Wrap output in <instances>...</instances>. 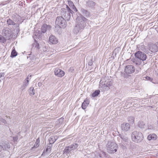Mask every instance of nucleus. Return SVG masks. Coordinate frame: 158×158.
Listing matches in <instances>:
<instances>
[{"instance_id": "obj_26", "label": "nucleus", "mask_w": 158, "mask_h": 158, "mask_svg": "<svg viewBox=\"0 0 158 158\" xmlns=\"http://www.w3.org/2000/svg\"><path fill=\"white\" fill-rule=\"evenodd\" d=\"M17 53L15 51V48L13 49L11 52L10 55V57H13L16 56L17 55Z\"/></svg>"}, {"instance_id": "obj_19", "label": "nucleus", "mask_w": 158, "mask_h": 158, "mask_svg": "<svg viewBox=\"0 0 158 158\" xmlns=\"http://www.w3.org/2000/svg\"><path fill=\"white\" fill-rule=\"evenodd\" d=\"M157 135L155 134H150L148 136V140H155L157 139Z\"/></svg>"}, {"instance_id": "obj_27", "label": "nucleus", "mask_w": 158, "mask_h": 158, "mask_svg": "<svg viewBox=\"0 0 158 158\" xmlns=\"http://www.w3.org/2000/svg\"><path fill=\"white\" fill-rule=\"evenodd\" d=\"M71 148L73 150H76L78 146V144L77 143H73L70 145Z\"/></svg>"}, {"instance_id": "obj_39", "label": "nucleus", "mask_w": 158, "mask_h": 158, "mask_svg": "<svg viewBox=\"0 0 158 158\" xmlns=\"http://www.w3.org/2000/svg\"><path fill=\"white\" fill-rule=\"evenodd\" d=\"M66 8L67 11H69L70 12H71V14H73V11L70 9L69 7L68 6L66 5Z\"/></svg>"}, {"instance_id": "obj_18", "label": "nucleus", "mask_w": 158, "mask_h": 158, "mask_svg": "<svg viewBox=\"0 0 158 158\" xmlns=\"http://www.w3.org/2000/svg\"><path fill=\"white\" fill-rule=\"evenodd\" d=\"M29 80L25 79L24 80V81L23 83V84L21 86L20 89H21L22 91L24 90L27 86L29 84Z\"/></svg>"}, {"instance_id": "obj_40", "label": "nucleus", "mask_w": 158, "mask_h": 158, "mask_svg": "<svg viewBox=\"0 0 158 158\" xmlns=\"http://www.w3.org/2000/svg\"><path fill=\"white\" fill-rule=\"evenodd\" d=\"M94 158H101V156L99 153H97L95 154Z\"/></svg>"}, {"instance_id": "obj_21", "label": "nucleus", "mask_w": 158, "mask_h": 158, "mask_svg": "<svg viewBox=\"0 0 158 158\" xmlns=\"http://www.w3.org/2000/svg\"><path fill=\"white\" fill-rule=\"evenodd\" d=\"M63 152L64 154H68L70 155L72 154L69 146L65 147L64 149L63 150Z\"/></svg>"}, {"instance_id": "obj_38", "label": "nucleus", "mask_w": 158, "mask_h": 158, "mask_svg": "<svg viewBox=\"0 0 158 158\" xmlns=\"http://www.w3.org/2000/svg\"><path fill=\"white\" fill-rule=\"evenodd\" d=\"M93 63V59L92 57L90 59V61L88 62V65L89 66H91Z\"/></svg>"}, {"instance_id": "obj_22", "label": "nucleus", "mask_w": 158, "mask_h": 158, "mask_svg": "<svg viewBox=\"0 0 158 158\" xmlns=\"http://www.w3.org/2000/svg\"><path fill=\"white\" fill-rule=\"evenodd\" d=\"M81 11L83 15L86 16H88L90 15L89 12L87 10H85L84 9L82 8L81 9Z\"/></svg>"}, {"instance_id": "obj_49", "label": "nucleus", "mask_w": 158, "mask_h": 158, "mask_svg": "<svg viewBox=\"0 0 158 158\" xmlns=\"http://www.w3.org/2000/svg\"><path fill=\"white\" fill-rule=\"evenodd\" d=\"M41 85V84L40 83H38V85H39V86H40Z\"/></svg>"}, {"instance_id": "obj_14", "label": "nucleus", "mask_w": 158, "mask_h": 158, "mask_svg": "<svg viewBox=\"0 0 158 158\" xmlns=\"http://www.w3.org/2000/svg\"><path fill=\"white\" fill-rule=\"evenodd\" d=\"M120 137L122 139L121 143V144L122 145H125L126 144H127L129 143L128 138L126 136L124 135H121L120 136Z\"/></svg>"}, {"instance_id": "obj_2", "label": "nucleus", "mask_w": 158, "mask_h": 158, "mask_svg": "<svg viewBox=\"0 0 158 158\" xmlns=\"http://www.w3.org/2000/svg\"><path fill=\"white\" fill-rule=\"evenodd\" d=\"M131 138L133 141L138 143L140 142L143 140V136L141 132L135 131L132 133Z\"/></svg>"}, {"instance_id": "obj_1", "label": "nucleus", "mask_w": 158, "mask_h": 158, "mask_svg": "<svg viewBox=\"0 0 158 158\" xmlns=\"http://www.w3.org/2000/svg\"><path fill=\"white\" fill-rule=\"evenodd\" d=\"M76 23L73 29L74 34H77L81 32L86 26L87 19L82 16H78L76 19Z\"/></svg>"}, {"instance_id": "obj_24", "label": "nucleus", "mask_w": 158, "mask_h": 158, "mask_svg": "<svg viewBox=\"0 0 158 158\" xmlns=\"http://www.w3.org/2000/svg\"><path fill=\"white\" fill-rule=\"evenodd\" d=\"M56 139L55 137L54 136H52L50 137L49 139V141L50 144H52L54 143V142L56 141Z\"/></svg>"}, {"instance_id": "obj_29", "label": "nucleus", "mask_w": 158, "mask_h": 158, "mask_svg": "<svg viewBox=\"0 0 158 158\" xmlns=\"http://www.w3.org/2000/svg\"><path fill=\"white\" fill-rule=\"evenodd\" d=\"M100 91L99 90H96L94 91L92 94V96L93 97H95L98 96L100 93Z\"/></svg>"}, {"instance_id": "obj_17", "label": "nucleus", "mask_w": 158, "mask_h": 158, "mask_svg": "<svg viewBox=\"0 0 158 158\" xmlns=\"http://www.w3.org/2000/svg\"><path fill=\"white\" fill-rule=\"evenodd\" d=\"M121 127L123 130L127 131L130 129V125L128 123H124L121 125Z\"/></svg>"}, {"instance_id": "obj_11", "label": "nucleus", "mask_w": 158, "mask_h": 158, "mask_svg": "<svg viewBox=\"0 0 158 158\" xmlns=\"http://www.w3.org/2000/svg\"><path fill=\"white\" fill-rule=\"evenodd\" d=\"M63 12L62 13V15L65 18V19L67 20H69L71 17L70 13L71 12L69 11H67L65 9H62Z\"/></svg>"}, {"instance_id": "obj_37", "label": "nucleus", "mask_w": 158, "mask_h": 158, "mask_svg": "<svg viewBox=\"0 0 158 158\" xmlns=\"http://www.w3.org/2000/svg\"><path fill=\"white\" fill-rule=\"evenodd\" d=\"M68 3L69 4V6L71 7L74 5L73 2L71 1H68Z\"/></svg>"}, {"instance_id": "obj_28", "label": "nucleus", "mask_w": 158, "mask_h": 158, "mask_svg": "<svg viewBox=\"0 0 158 158\" xmlns=\"http://www.w3.org/2000/svg\"><path fill=\"white\" fill-rule=\"evenodd\" d=\"M87 5L90 7L94 6L95 5V3L93 1H89L87 3Z\"/></svg>"}, {"instance_id": "obj_25", "label": "nucleus", "mask_w": 158, "mask_h": 158, "mask_svg": "<svg viewBox=\"0 0 158 158\" xmlns=\"http://www.w3.org/2000/svg\"><path fill=\"white\" fill-rule=\"evenodd\" d=\"M137 47L139 48V49L143 51L145 50V46L143 43L140 44L139 45L137 46Z\"/></svg>"}, {"instance_id": "obj_12", "label": "nucleus", "mask_w": 158, "mask_h": 158, "mask_svg": "<svg viewBox=\"0 0 158 158\" xmlns=\"http://www.w3.org/2000/svg\"><path fill=\"white\" fill-rule=\"evenodd\" d=\"M55 75L59 77H62L65 74L64 71L58 68H56L54 70Z\"/></svg>"}, {"instance_id": "obj_3", "label": "nucleus", "mask_w": 158, "mask_h": 158, "mask_svg": "<svg viewBox=\"0 0 158 158\" xmlns=\"http://www.w3.org/2000/svg\"><path fill=\"white\" fill-rule=\"evenodd\" d=\"M55 23L56 25V28H64L66 26V20L62 16L57 17L56 19Z\"/></svg>"}, {"instance_id": "obj_31", "label": "nucleus", "mask_w": 158, "mask_h": 158, "mask_svg": "<svg viewBox=\"0 0 158 158\" xmlns=\"http://www.w3.org/2000/svg\"><path fill=\"white\" fill-rule=\"evenodd\" d=\"M145 125L144 122L142 121H139L138 123V125L139 127L141 128H143L144 127V126Z\"/></svg>"}, {"instance_id": "obj_4", "label": "nucleus", "mask_w": 158, "mask_h": 158, "mask_svg": "<svg viewBox=\"0 0 158 158\" xmlns=\"http://www.w3.org/2000/svg\"><path fill=\"white\" fill-rule=\"evenodd\" d=\"M106 77L102 78L101 79L100 82L99 86L102 87L105 90H107L109 89L112 85V83L110 81H106Z\"/></svg>"}, {"instance_id": "obj_13", "label": "nucleus", "mask_w": 158, "mask_h": 158, "mask_svg": "<svg viewBox=\"0 0 158 158\" xmlns=\"http://www.w3.org/2000/svg\"><path fill=\"white\" fill-rule=\"evenodd\" d=\"M148 46L149 50L152 52H156L158 51V46L156 43L155 44H150Z\"/></svg>"}, {"instance_id": "obj_6", "label": "nucleus", "mask_w": 158, "mask_h": 158, "mask_svg": "<svg viewBox=\"0 0 158 158\" xmlns=\"http://www.w3.org/2000/svg\"><path fill=\"white\" fill-rule=\"evenodd\" d=\"M18 16L17 15H14L12 16V19H9L7 20L6 22L8 26H16L19 27V24L17 23V17Z\"/></svg>"}, {"instance_id": "obj_45", "label": "nucleus", "mask_w": 158, "mask_h": 158, "mask_svg": "<svg viewBox=\"0 0 158 158\" xmlns=\"http://www.w3.org/2000/svg\"><path fill=\"white\" fill-rule=\"evenodd\" d=\"M18 139V137L17 136L13 137V139L14 142H17Z\"/></svg>"}, {"instance_id": "obj_44", "label": "nucleus", "mask_w": 158, "mask_h": 158, "mask_svg": "<svg viewBox=\"0 0 158 158\" xmlns=\"http://www.w3.org/2000/svg\"><path fill=\"white\" fill-rule=\"evenodd\" d=\"M71 8H72L74 11L76 12H77V9L76 8V7L74 5L71 7Z\"/></svg>"}, {"instance_id": "obj_5", "label": "nucleus", "mask_w": 158, "mask_h": 158, "mask_svg": "<svg viewBox=\"0 0 158 158\" xmlns=\"http://www.w3.org/2000/svg\"><path fill=\"white\" fill-rule=\"evenodd\" d=\"M107 150L108 152L113 153L117 151L118 147L117 145L114 142L108 141L106 145Z\"/></svg>"}, {"instance_id": "obj_34", "label": "nucleus", "mask_w": 158, "mask_h": 158, "mask_svg": "<svg viewBox=\"0 0 158 158\" xmlns=\"http://www.w3.org/2000/svg\"><path fill=\"white\" fill-rule=\"evenodd\" d=\"M133 62L136 65H140L141 64V60H135V61H133Z\"/></svg>"}, {"instance_id": "obj_23", "label": "nucleus", "mask_w": 158, "mask_h": 158, "mask_svg": "<svg viewBox=\"0 0 158 158\" xmlns=\"http://www.w3.org/2000/svg\"><path fill=\"white\" fill-rule=\"evenodd\" d=\"M28 93L30 95H33L35 94V90L32 87H31L28 90Z\"/></svg>"}, {"instance_id": "obj_9", "label": "nucleus", "mask_w": 158, "mask_h": 158, "mask_svg": "<svg viewBox=\"0 0 158 158\" xmlns=\"http://www.w3.org/2000/svg\"><path fill=\"white\" fill-rule=\"evenodd\" d=\"M135 56L136 58L142 61L146 60L147 57L145 53L140 51L136 52L135 54Z\"/></svg>"}, {"instance_id": "obj_16", "label": "nucleus", "mask_w": 158, "mask_h": 158, "mask_svg": "<svg viewBox=\"0 0 158 158\" xmlns=\"http://www.w3.org/2000/svg\"><path fill=\"white\" fill-rule=\"evenodd\" d=\"M49 41L50 43L52 44H56L58 42V39L53 35L50 36Z\"/></svg>"}, {"instance_id": "obj_42", "label": "nucleus", "mask_w": 158, "mask_h": 158, "mask_svg": "<svg viewBox=\"0 0 158 158\" xmlns=\"http://www.w3.org/2000/svg\"><path fill=\"white\" fill-rule=\"evenodd\" d=\"M63 118H60L58 119V120L57 121V123H61L63 121Z\"/></svg>"}, {"instance_id": "obj_46", "label": "nucleus", "mask_w": 158, "mask_h": 158, "mask_svg": "<svg viewBox=\"0 0 158 158\" xmlns=\"http://www.w3.org/2000/svg\"><path fill=\"white\" fill-rule=\"evenodd\" d=\"M69 148L70 149V151L72 153H73L74 152H73V151H74V150H73V149H72V148H71V147H70V146H69Z\"/></svg>"}, {"instance_id": "obj_20", "label": "nucleus", "mask_w": 158, "mask_h": 158, "mask_svg": "<svg viewBox=\"0 0 158 158\" xmlns=\"http://www.w3.org/2000/svg\"><path fill=\"white\" fill-rule=\"evenodd\" d=\"M89 104V101L88 100H85L82 105V108L83 109H85Z\"/></svg>"}, {"instance_id": "obj_41", "label": "nucleus", "mask_w": 158, "mask_h": 158, "mask_svg": "<svg viewBox=\"0 0 158 158\" xmlns=\"http://www.w3.org/2000/svg\"><path fill=\"white\" fill-rule=\"evenodd\" d=\"M0 123H2L5 124L6 123V122L5 119L2 118L0 119Z\"/></svg>"}, {"instance_id": "obj_15", "label": "nucleus", "mask_w": 158, "mask_h": 158, "mask_svg": "<svg viewBox=\"0 0 158 158\" xmlns=\"http://www.w3.org/2000/svg\"><path fill=\"white\" fill-rule=\"evenodd\" d=\"M10 148V144L9 143L4 142L2 145H0V152L3 150H6Z\"/></svg>"}, {"instance_id": "obj_35", "label": "nucleus", "mask_w": 158, "mask_h": 158, "mask_svg": "<svg viewBox=\"0 0 158 158\" xmlns=\"http://www.w3.org/2000/svg\"><path fill=\"white\" fill-rule=\"evenodd\" d=\"M52 144H50V145L48 146L47 147V148L46 149V152H50L51 151V148L52 147Z\"/></svg>"}, {"instance_id": "obj_32", "label": "nucleus", "mask_w": 158, "mask_h": 158, "mask_svg": "<svg viewBox=\"0 0 158 158\" xmlns=\"http://www.w3.org/2000/svg\"><path fill=\"white\" fill-rule=\"evenodd\" d=\"M40 143V139L39 138H38L36 140V142H35L33 148H37L39 146Z\"/></svg>"}, {"instance_id": "obj_30", "label": "nucleus", "mask_w": 158, "mask_h": 158, "mask_svg": "<svg viewBox=\"0 0 158 158\" xmlns=\"http://www.w3.org/2000/svg\"><path fill=\"white\" fill-rule=\"evenodd\" d=\"M128 122L130 123L133 124L134 123V118L133 117L130 116L128 118Z\"/></svg>"}, {"instance_id": "obj_8", "label": "nucleus", "mask_w": 158, "mask_h": 158, "mask_svg": "<svg viewBox=\"0 0 158 158\" xmlns=\"http://www.w3.org/2000/svg\"><path fill=\"white\" fill-rule=\"evenodd\" d=\"M51 28L49 25H48L46 24H44L41 28V31H35V35L37 36H40L41 34V32L44 33L48 30H49Z\"/></svg>"}, {"instance_id": "obj_43", "label": "nucleus", "mask_w": 158, "mask_h": 158, "mask_svg": "<svg viewBox=\"0 0 158 158\" xmlns=\"http://www.w3.org/2000/svg\"><path fill=\"white\" fill-rule=\"evenodd\" d=\"M145 79L147 80H149L150 81H152V78L146 76L145 77Z\"/></svg>"}, {"instance_id": "obj_33", "label": "nucleus", "mask_w": 158, "mask_h": 158, "mask_svg": "<svg viewBox=\"0 0 158 158\" xmlns=\"http://www.w3.org/2000/svg\"><path fill=\"white\" fill-rule=\"evenodd\" d=\"M7 39L5 37L2 36L0 37V42L3 43H5Z\"/></svg>"}, {"instance_id": "obj_48", "label": "nucleus", "mask_w": 158, "mask_h": 158, "mask_svg": "<svg viewBox=\"0 0 158 158\" xmlns=\"http://www.w3.org/2000/svg\"><path fill=\"white\" fill-rule=\"evenodd\" d=\"M31 75H30L29 76V75H28V76L27 77V78L26 79L28 80V79H30L31 78Z\"/></svg>"}, {"instance_id": "obj_47", "label": "nucleus", "mask_w": 158, "mask_h": 158, "mask_svg": "<svg viewBox=\"0 0 158 158\" xmlns=\"http://www.w3.org/2000/svg\"><path fill=\"white\" fill-rule=\"evenodd\" d=\"M102 155L105 157H106V154L104 152H102Z\"/></svg>"}, {"instance_id": "obj_36", "label": "nucleus", "mask_w": 158, "mask_h": 158, "mask_svg": "<svg viewBox=\"0 0 158 158\" xmlns=\"http://www.w3.org/2000/svg\"><path fill=\"white\" fill-rule=\"evenodd\" d=\"M4 75L5 74L3 73H0V82L1 81V80L4 78Z\"/></svg>"}, {"instance_id": "obj_7", "label": "nucleus", "mask_w": 158, "mask_h": 158, "mask_svg": "<svg viewBox=\"0 0 158 158\" xmlns=\"http://www.w3.org/2000/svg\"><path fill=\"white\" fill-rule=\"evenodd\" d=\"M2 34L7 39L9 40L12 37V32L9 28L4 27L2 30Z\"/></svg>"}, {"instance_id": "obj_10", "label": "nucleus", "mask_w": 158, "mask_h": 158, "mask_svg": "<svg viewBox=\"0 0 158 158\" xmlns=\"http://www.w3.org/2000/svg\"><path fill=\"white\" fill-rule=\"evenodd\" d=\"M135 70V68L133 66L131 65L126 66L124 69V72L127 74H131L134 73Z\"/></svg>"}]
</instances>
